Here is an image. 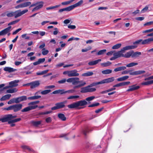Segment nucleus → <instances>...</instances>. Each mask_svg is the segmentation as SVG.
Returning a JSON list of instances; mask_svg holds the SVG:
<instances>
[{
  "label": "nucleus",
  "mask_w": 153,
  "mask_h": 153,
  "mask_svg": "<svg viewBox=\"0 0 153 153\" xmlns=\"http://www.w3.org/2000/svg\"><path fill=\"white\" fill-rule=\"evenodd\" d=\"M149 7L148 6H146L141 11L142 13H143L146 12L148 10Z\"/></svg>",
  "instance_id": "obj_55"
},
{
  "label": "nucleus",
  "mask_w": 153,
  "mask_h": 153,
  "mask_svg": "<svg viewBox=\"0 0 153 153\" xmlns=\"http://www.w3.org/2000/svg\"><path fill=\"white\" fill-rule=\"evenodd\" d=\"M95 98V97L94 96H92L87 98L85 100L88 101H91L94 99Z\"/></svg>",
  "instance_id": "obj_48"
},
{
  "label": "nucleus",
  "mask_w": 153,
  "mask_h": 153,
  "mask_svg": "<svg viewBox=\"0 0 153 153\" xmlns=\"http://www.w3.org/2000/svg\"><path fill=\"white\" fill-rule=\"evenodd\" d=\"M11 26H9L7 27L0 31L1 35H4L7 33H8V35H9L10 34V32L11 30Z\"/></svg>",
  "instance_id": "obj_7"
},
{
  "label": "nucleus",
  "mask_w": 153,
  "mask_h": 153,
  "mask_svg": "<svg viewBox=\"0 0 153 153\" xmlns=\"http://www.w3.org/2000/svg\"><path fill=\"white\" fill-rule=\"evenodd\" d=\"M111 63L109 61H108L106 62L101 63V65L103 67H106L110 65Z\"/></svg>",
  "instance_id": "obj_38"
},
{
  "label": "nucleus",
  "mask_w": 153,
  "mask_h": 153,
  "mask_svg": "<svg viewBox=\"0 0 153 153\" xmlns=\"http://www.w3.org/2000/svg\"><path fill=\"white\" fill-rule=\"evenodd\" d=\"M49 53V51L45 48H43L42 50V54L43 55L47 54Z\"/></svg>",
  "instance_id": "obj_45"
},
{
  "label": "nucleus",
  "mask_w": 153,
  "mask_h": 153,
  "mask_svg": "<svg viewBox=\"0 0 153 153\" xmlns=\"http://www.w3.org/2000/svg\"><path fill=\"white\" fill-rule=\"evenodd\" d=\"M15 98H13L10 100L8 102H7V104H11L12 103H15Z\"/></svg>",
  "instance_id": "obj_52"
},
{
  "label": "nucleus",
  "mask_w": 153,
  "mask_h": 153,
  "mask_svg": "<svg viewBox=\"0 0 153 153\" xmlns=\"http://www.w3.org/2000/svg\"><path fill=\"white\" fill-rule=\"evenodd\" d=\"M73 5L70 6L68 7L65 8V11H69L71 10L74 8Z\"/></svg>",
  "instance_id": "obj_44"
},
{
  "label": "nucleus",
  "mask_w": 153,
  "mask_h": 153,
  "mask_svg": "<svg viewBox=\"0 0 153 153\" xmlns=\"http://www.w3.org/2000/svg\"><path fill=\"white\" fill-rule=\"evenodd\" d=\"M68 108H74L78 107L76 102L68 105Z\"/></svg>",
  "instance_id": "obj_33"
},
{
  "label": "nucleus",
  "mask_w": 153,
  "mask_h": 153,
  "mask_svg": "<svg viewBox=\"0 0 153 153\" xmlns=\"http://www.w3.org/2000/svg\"><path fill=\"white\" fill-rule=\"evenodd\" d=\"M28 11L27 9H26L22 10H19L15 11H6L1 14V16L4 17L6 16L8 17L14 16L15 18H17L24 15Z\"/></svg>",
  "instance_id": "obj_1"
},
{
  "label": "nucleus",
  "mask_w": 153,
  "mask_h": 153,
  "mask_svg": "<svg viewBox=\"0 0 153 153\" xmlns=\"http://www.w3.org/2000/svg\"><path fill=\"white\" fill-rule=\"evenodd\" d=\"M7 121L8 123H16L21 120V118H18L14 119H13L17 117V116H13L12 114H8L6 115Z\"/></svg>",
  "instance_id": "obj_4"
},
{
  "label": "nucleus",
  "mask_w": 153,
  "mask_h": 153,
  "mask_svg": "<svg viewBox=\"0 0 153 153\" xmlns=\"http://www.w3.org/2000/svg\"><path fill=\"white\" fill-rule=\"evenodd\" d=\"M93 74V73L92 72L88 71L82 74V76H88L92 75Z\"/></svg>",
  "instance_id": "obj_32"
},
{
  "label": "nucleus",
  "mask_w": 153,
  "mask_h": 153,
  "mask_svg": "<svg viewBox=\"0 0 153 153\" xmlns=\"http://www.w3.org/2000/svg\"><path fill=\"white\" fill-rule=\"evenodd\" d=\"M121 46V43L117 44L112 47V49H117L120 48Z\"/></svg>",
  "instance_id": "obj_41"
},
{
  "label": "nucleus",
  "mask_w": 153,
  "mask_h": 153,
  "mask_svg": "<svg viewBox=\"0 0 153 153\" xmlns=\"http://www.w3.org/2000/svg\"><path fill=\"white\" fill-rule=\"evenodd\" d=\"M76 103L77 107L84 106L87 104V102L85 100L79 101L77 102Z\"/></svg>",
  "instance_id": "obj_19"
},
{
  "label": "nucleus",
  "mask_w": 153,
  "mask_h": 153,
  "mask_svg": "<svg viewBox=\"0 0 153 153\" xmlns=\"http://www.w3.org/2000/svg\"><path fill=\"white\" fill-rule=\"evenodd\" d=\"M51 91V90L50 89L42 91L41 93L42 95H46L49 93Z\"/></svg>",
  "instance_id": "obj_42"
},
{
  "label": "nucleus",
  "mask_w": 153,
  "mask_h": 153,
  "mask_svg": "<svg viewBox=\"0 0 153 153\" xmlns=\"http://www.w3.org/2000/svg\"><path fill=\"white\" fill-rule=\"evenodd\" d=\"M126 68V67L125 66L119 67L115 68L114 69V71L115 72L121 71L125 70Z\"/></svg>",
  "instance_id": "obj_27"
},
{
  "label": "nucleus",
  "mask_w": 153,
  "mask_h": 153,
  "mask_svg": "<svg viewBox=\"0 0 153 153\" xmlns=\"http://www.w3.org/2000/svg\"><path fill=\"white\" fill-rule=\"evenodd\" d=\"M17 90L16 88H13L9 89L7 90V93H13L16 92Z\"/></svg>",
  "instance_id": "obj_35"
},
{
  "label": "nucleus",
  "mask_w": 153,
  "mask_h": 153,
  "mask_svg": "<svg viewBox=\"0 0 153 153\" xmlns=\"http://www.w3.org/2000/svg\"><path fill=\"white\" fill-rule=\"evenodd\" d=\"M58 118L63 121H65L66 120V117L64 114L62 113H59L58 114Z\"/></svg>",
  "instance_id": "obj_26"
},
{
  "label": "nucleus",
  "mask_w": 153,
  "mask_h": 153,
  "mask_svg": "<svg viewBox=\"0 0 153 153\" xmlns=\"http://www.w3.org/2000/svg\"><path fill=\"white\" fill-rule=\"evenodd\" d=\"M22 8H24L30 6V8L36 6L32 10L33 12L38 10L42 8L43 6L44 2L43 1L38 2L36 3L31 4V3L30 1H27L21 4Z\"/></svg>",
  "instance_id": "obj_2"
},
{
  "label": "nucleus",
  "mask_w": 153,
  "mask_h": 153,
  "mask_svg": "<svg viewBox=\"0 0 153 153\" xmlns=\"http://www.w3.org/2000/svg\"><path fill=\"white\" fill-rule=\"evenodd\" d=\"M19 21H20V19H18L13 21L11 22H9L8 24V25L10 26V25H15V24H16V23L19 22Z\"/></svg>",
  "instance_id": "obj_40"
},
{
  "label": "nucleus",
  "mask_w": 153,
  "mask_h": 153,
  "mask_svg": "<svg viewBox=\"0 0 153 153\" xmlns=\"http://www.w3.org/2000/svg\"><path fill=\"white\" fill-rule=\"evenodd\" d=\"M137 65L138 63L137 62H132L127 64L126 65V66L127 67L129 68L133 67Z\"/></svg>",
  "instance_id": "obj_36"
},
{
  "label": "nucleus",
  "mask_w": 153,
  "mask_h": 153,
  "mask_svg": "<svg viewBox=\"0 0 153 153\" xmlns=\"http://www.w3.org/2000/svg\"><path fill=\"white\" fill-rule=\"evenodd\" d=\"M4 70L5 71L8 72L9 73L13 72L16 71V69H14L13 68L8 67H5L4 69Z\"/></svg>",
  "instance_id": "obj_21"
},
{
  "label": "nucleus",
  "mask_w": 153,
  "mask_h": 153,
  "mask_svg": "<svg viewBox=\"0 0 153 153\" xmlns=\"http://www.w3.org/2000/svg\"><path fill=\"white\" fill-rule=\"evenodd\" d=\"M4 110H6L7 111H10L11 110H13V105H10V106L4 108Z\"/></svg>",
  "instance_id": "obj_50"
},
{
  "label": "nucleus",
  "mask_w": 153,
  "mask_h": 153,
  "mask_svg": "<svg viewBox=\"0 0 153 153\" xmlns=\"http://www.w3.org/2000/svg\"><path fill=\"white\" fill-rule=\"evenodd\" d=\"M39 102V101H37L33 102H30L28 103V105L29 106H33L36 107V108L38 107V105H36Z\"/></svg>",
  "instance_id": "obj_28"
},
{
  "label": "nucleus",
  "mask_w": 153,
  "mask_h": 153,
  "mask_svg": "<svg viewBox=\"0 0 153 153\" xmlns=\"http://www.w3.org/2000/svg\"><path fill=\"white\" fill-rule=\"evenodd\" d=\"M123 86L122 82H121V83H119L118 84H117L115 85H114L113 86V87L115 88V87H117L121 86Z\"/></svg>",
  "instance_id": "obj_59"
},
{
  "label": "nucleus",
  "mask_w": 153,
  "mask_h": 153,
  "mask_svg": "<svg viewBox=\"0 0 153 153\" xmlns=\"http://www.w3.org/2000/svg\"><path fill=\"white\" fill-rule=\"evenodd\" d=\"M11 26H9L7 27L0 31L1 35H4L7 33H8V35H9L10 34V32L11 30Z\"/></svg>",
  "instance_id": "obj_8"
},
{
  "label": "nucleus",
  "mask_w": 153,
  "mask_h": 153,
  "mask_svg": "<svg viewBox=\"0 0 153 153\" xmlns=\"http://www.w3.org/2000/svg\"><path fill=\"white\" fill-rule=\"evenodd\" d=\"M141 53L140 52H134V51H132V58L138 57L139 55H141Z\"/></svg>",
  "instance_id": "obj_29"
},
{
  "label": "nucleus",
  "mask_w": 153,
  "mask_h": 153,
  "mask_svg": "<svg viewBox=\"0 0 153 153\" xmlns=\"http://www.w3.org/2000/svg\"><path fill=\"white\" fill-rule=\"evenodd\" d=\"M41 96H34L32 97H28L27 99L30 100H34L40 98Z\"/></svg>",
  "instance_id": "obj_37"
},
{
  "label": "nucleus",
  "mask_w": 153,
  "mask_h": 153,
  "mask_svg": "<svg viewBox=\"0 0 153 153\" xmlns=\"http://www.w3.org/2000/svg\"><path fill=\"white\" fill-rule=\"evenodd\" d=\"M59 5H57L54 6L50 7H47L46 8L47 10H49L52 9H53L57 7H59Z\"/></svg>",
  "instance_id": "obj_53"
},
{
  "label": "nucleus",
  "mask_w": 153,
  "mask_h": 153,
  "mask_svg": "<svg viewBox=\"0 0 153 153\" xmlns=\"http://www.w3.org/2000/svg\"><path fill=\"white\" fill-rule=\"evenodd\" d=\"M10 94H7L5 95L2 97L0 99L1 101L6 100L9 99L11 97Z\"/></svg>",
  "instance_id": "obj_23"
},
{
  "label": "nucleus",
  "mask_w": 153,
  "mask_h": 153,
  "mask_svg": "<svg viewBox=\"0 0 153 153\" xmlns=\"http://www.w3.org/2000/svg\"><path fill=\"white\" fill-rule=\"evenodd\" d=\"M45 43H43L42 44H41L39 46V48L40 49H43L45 47Z\"/></svg>",
  "instance_id": "obj_64"
},
{
  "label": "nucleus",
  "mask_w": 153,
  "mask_h": 153,
  "mask_svg": "<svg viewBox=\"0 0 153 153\" xmlns=\"http://www.w3.org/2000/svg\"><path fill=\"white\" fill-rule=\"evenodd\" d=\"M153 25V21H151L146 22L144 24V26L150 25Z\"/></svg>",
  "instance_id": "obj_60"
},
{
  "label": "nucleus",
  "mask_w": 153,
  "mask_h": 153,
  "mask_svg": "<svg viewBox=\"0 0 153 153\" xmlns=\"http://www.w3.org/2000/svg\"><path fill=\"white\" fill-rule=\"evenodd\" d=\"M129 88L127 90V91H134L140 88L139 86H136L135 85H133L129 86Z\"/></svg>",
  "instance_id": "obj_18"
},
{
  "label": "nucleus",
  "mask_w": 153,
  "mask_h": 153,
  "mask_svg": "<svg viewBox=\"0 0 153 153\" xmlns=\"http://www.w3.org/2000/svg\"><path fill=\"white\" fill-rule=\"evenodd\" d=\"M137 47V46L136 45H129L125 47L122 49L123 51L125 52L126 51L130 50L131 49H133L136 48Z\"/></svg>",
  "instance_id": "obj_16"
},
{
  "label": "nucleus",
  "mask_w": 153,
  "mask_h": 153,
  "mask_svg": "<svg viewBox=\"0 0 153 153\" xmlns=\"http://www.w3.org/2000/svg\"><path fill=\"white\" fill-rule=\"evenodd\" d=\"M132 51L126 52L125 54H124V57L126 58H129L131 56L132 57Z\"/></svg>",
  "instance_id": "obj_30"
},
{
  "label": "nucleus",
  "mask_w": 153,
  "mask_h": 153,
  "mask_svg": "<svg viewBox=\"0 0 153 153\" xmlns=\"http://www.w3.org/2000/svg\"><path fill=\"white\" fill-rule=\"evenodd\" d=\"M79 75L78 71L76 70L69 71V77H76L79 76Z\"/></svg>",
  "instance_id": "obj_13"
},
{
  "label": "nucleus",
  "mask_w": 153,
  "mask_h": 153,
  "mask_svg": "<svg viewBox=\"0 0 153 153\" xmlns=\"http://www.w3.org/2000/svg\"><path fill=\"white\" fill-rule=\"evenodd\" d=\"M42 121H33L32 122V123L34 126H37L40 125L42 123Z\"/></svg>",
  "instance_id": "obj_39"
},
{
  "label": "nucleus",
  "mask_w": 153,
  "mask_h": 153,
  "mask_svg": "<svg viewBox=\"0 0 153 153\" xmlns=\"http://www.w3.org/2000/svg\"><path fill=\"white\" fill-rule=\"evenodd\" d=\"M52 94H65V91L64 89L57 90L53 91Z\"/></svg>",
  "instance_id": "obj_24"
},
{
  "label": "nucleus",
  "mask_w": 153,
  "mask_h": 153,
  "mask_svg": "<svg viewBox=\"0 0 153 153\" xmlns=\"http://www.w3.org/2000/svg\"><path fill=\"white\" fill-rule=\"evenodd\" d=\"M0 121H1L2 123L7 122L6 115L3 117L1 118L0 119Z\"/></svg>",
  "instance_id": "obj_47"
},
{
  "label": "nucleus",
  "mask_w": 153,
  "mask_h": 153,
  "mask_svg": "<svg viewBox=\"0 0 153 153\" xmlns=\"http://www.w3.org/2000/svg\"><path fill=\"white\" fill-rule=\"evenodd\" d=\"M112 70L111 69H106L102 71V73L104 74H107L111 73Z\"/></svg>",
  "instance_id": "obj_34"
},
{
  "label": "nucleus",
  "mask_w": 153,
  "mask_h": 153,
  "mask_svg": "<svg viewBox=\"0 0 153 153\" xmlns=\"http://www.w3.org/2000/svg\"><path fill=\"white\" fill-rule=\"evenodd\" d=\"M89 132V129L88 128H87L83 131V133L85 135H86L87 133Z\"/></svg>",
  "instance_id": "obj_61"
},
{
  "label": "nucleus",
  "mask_w": 153,
  "mask_h": 153,
  "mask_svg": "<svg viewBox=\"0 0 153 153\" xmlns=\"http://www.w3.org/2000/svg\"><path fill=\"white\" fill-rule=\"evenodd\" d=\"M124 52L122 50V49H121V50L117 52L116 53H114L115 54V56H117L118 58L120 57H124V54L123 53Z\"/></svg>",
  "instance_id": "obj_20"
},
{
  "label": "nucleus",
  "mask_w": 153,
  "mask_h": 153,
  "mask_svg": "<svg viewBox=\"0 0 153 153\" xmlns=\"http://www.w3.org/2000/svg\"><path fill=\"white\" fill-rule=\"evenodd\" d=\"M81 81H79V78L78 77H73L72 84L73 85H75L79 83V82H81Z\"/></svg>",
  "instance_id": "obj_25"
},
{
  "label": "nucleus",
  "mask_w": 153,
  "mask_h": 153,
  "mask_svg": "<svg viewBox=\"0 0 153 153\" xmlns=\"http://www.w3.org/2000/svg\"><path fill=\"white\" fill-rule=\"evenodd\" d=\"M75 92V90L74 89H71L66 91H65V94L66 93H73Z\"/></svg>",
  "instance_id": "obj_54"
},
{
  "label": "nucleus",
  "mask_w": 153,
  "mask_h": 153,
  "mask_svg": "<svg viewBox=\"0 0 153 153\" xmlns=\"http://www.w3.org/2000/svg\"><path fill=\"white\" fill-rule=\"evenodd\" d=\"M145 72V71L143 70H139L132 72V73H130V75H137L144 73Z\"/></svg>",
  "instance_id": "obj_15"
},
{
  "label": "nucleus",
  "mask_w": 153,
  "mask_h": 153,
  "mask_svg": "<svg viewBox=\"0 0 153 153\" xmlns=\"http://www.w3.org/2000/svg\"><path fill=\"white\" fill-rule=\"evenodd\" d=\"M79 97L78 95L71 96H70L68 98V99H73L78 98Z\"/></svg>",
  "instance_id": "obj_49"
},
{
  "label": "nucleus",
  "mask_w": 153,
  "mask_h": 153,
  "mask_svg": "<svg viewBox=\"0 0 153 153\" xmlns=\"http://www.w3.org/2000/svg\"><path fill=\"white\" fill-rule=\"evenodd\" d=\"M66 81V79H63L59 81L58 82L59 84H63L65 83Z\"/></svg>",
  "instance_id": "obj_58"
},
{
  "label": "nucleus",
  "mask_w": 153,
  "mask_h": 153,
  "mask_svg": "<svg viewBox=\"0 0 153 153\" xmlns=\"http://www.w3.org/2000/svg\"><path fill=\"white\" fill-rule=\"evenodd\" d=\"M22 105L21 104H16L13 105V111L14 112H16L20 110L22 108Z\"/></svg>",
  "instance_id": "obj_12"
},
{
  "label": "nucleus",
  "mask_w": 153,
  "mask_h": 153,
  "mask_svg": "<svg viewBox=\"0 0 153 153\" xmlns=\"http://www.w3.org/2000/svg\"><path fill=\"white\" fill-rule=\"evenodd\" d=\"M144 18L143 17H138L136 18V19L138 21H142L143 20Z\"/></svg>",
  "instance_id": "obj_63"
},
{
  "label": "nucleus",
  "mask_w": 153,
  "mask_h": 153,
  "mask_svg": "<svg viewBox=\"0 0 153 153\" xmlns=\"http://www.w3.org/2000/svg\"><path fill=\"white\" fill-rule=\"evenodd\" d=\"M91 49V47H89L88 48H86V49H82V51L83 52H86L89 50H90Z\"/></svg>",
  "instance_id": "obj_56"
},
{
  "label": "nucleus",
  "mask_w": 153,
  "mask_h": 153,
  "mask_svg": "<svg viewBox=\"0 0 153 153\" xmlns=\"http://www.w3.org/2000/svg\"><path fill=\"white\" fill-rule=\"evenodd\" d=\"M114 80V77H111L109 78L106 79H103V80L98 82H97V84L98 85L100 84H102L105 83H108L110 82L113 81Z\"/></svg>",
  "instance_id": "obj_9"
},
{
  "label": "nucleus",
  "mask_w": 153,
  "mask_h": 153,
  "mask_svg": "<svg viewBox=\"0 0 153 153\" xmlns=\"http://www.w3.org/2000/svg\"><path fill=\"white\" fill-rule=\"evenodd\" d=\"M35 109H36L35 106H28L22 109L21 111L22 112H26Z\"/></svg>",
  "instance_id": "obj_17"
},
{
  "label": "nucleus",
  "mask_w": 153,
  "mask_h": 153,
  "mask_svg": "<svg viewBox=\"0 0 153 153\" xmlns=\"http://www.w3.org/2000/svg\"><path fill=\"white\" fill-rule=\"evenodd\" d=\"M100 105V103L98 102H97L95 103L92 104L91 105H89L88 106L89 107H92L95 106H96L99 105Z\"/></svg>",
  "instance_id": "obj_51"
},
{
  "label": "nucleus",
  "mask_w": 153,
  "mask_h": 153,
  "mask_svg": "<svg viewBox=\"0 0 153 153\" xmlns=\"http://www.w3.org/2000/svg\"><path fill=\"white\" fill-rule=\"evenodd\" d=\"M66 101H65L63 102L56 103L55 104V106L51 108V109L52 110H54L63 108L65 107V104L66 103Z\"/></svg>",
  "instance_id": "obj_5"
},
{
  "label": "nucleus",
  "mask_w": 153,
  "mask_h": 153,
  "mask_svg": "<svg viewBox=\"0 0 153 153\" xmlns=\"http://www.w3.org/2000/svg\"><path fill=\"white\" fill-rule=\"evenodd\" d=\"M19 82V80H15L14 81H12L9 82V86L7 87H5L6 88H13L17 86L18 85V83Z\"/></svg>",
  "instance_id": "obj_10"
},
{
  "label": "nucleus",
  "mask_w": 153,
  "mask_h": 153,
  "mask_svg": "<svg viewBox=\"0 0 153 153\" xmlns=\"http://www.w3.org/2000/svg\"><path fill=\"white\" fill-rule=\"evenodd\" d=\"M27 99L26 96H24L15 98V103H19L20 102L26 100Z\"/></svg>",
  "instance_id": "obj_11"
},
{
  "label": "nucleus",
  "mask_w": 153,
  "mask_h": 153,
  "mask_svg": "<svg viewBox=\"0 0 153 153\" xmlns=\"http://www.w3.org/2000/svg\"><path fill=\"white\" fill-rule=\"evenodd\" d=\"M31 85L30 88L33 89L38 87L40 84V81L38 80L31 82Z\"/></svg>",
  "instance_id": "obj_14"
},
{
  "label": "nucleus",
  "mask_w": 153,
  "mask_h": 153,
  "mask_svg": "<svg viewBox=\"0 0 153 153\" xmlns=\"http://www.w3.org/2000/svg\"><path fill=\"white\" fill-rule=\"evenodd\" d=\"M106 51V49H103L97 53V55H101L104 54Z\"/></svg>",
  "instance_id": "obj_43"
},
{
  "label": "nucleus",
  "mask_w": 153,
  "mask_h": 153,
  "mask_svg": "<svg viewBox=\"0 0 153 153\" xmlns=\"http://www.w3.org/2000/svg\"><path fill=\"white\" fill-rule=\"evenodd\" d=\"M45 58H42V59L40 58V59H39L38 60V61L39 62V64H40L41 63L44 62H45Z\"/></svg>",
  "instance_id": "obj_62"
},
{
  "label": "nucleus",
  "mask_w": 153,
  "mask_h": 153,
  "mask_svg": "<svg viewBox=\"0 0 153 153\" xmlns=\"http://www.w3.org/2000/svg\"><path fill=\"white\" fill-rule=\"evenodd\" d=\"M132 70H124L122 72V74H126L128 73H129V74L130 75V73H132Z\"/></svg>",
  "instance_id": "obj_46"
},
{
  "label": "nucleus",
  "mask_w": 153,
  "mask_h": 153,
  "mask_svg": "<svg viewBox=\"0 0 153 153\" xmlns=\"http://www.w3.org/2000/svg\"><path fill=\"white\" fill-rule=\"evenodd\" d=\"M151 41H153V39H146L143 41L142 39H140L134 42V44L144 45L149 43Z\"/></svg>",
  "instance_id": "obj_6"
},
{
  "label": "nucleus",
  "mask_w": 153,
  "mask_h": 153,
  "mask_svg": "<svg viewBox=\"0 0 153 153\" xmlns=\"http://www.w3.org/2000/svg\"><path fill=\"white\" fill-rule=\"evenodd\" d=\"M101 61V59H98L97 60L94 61H92L88 63V65H93L97 64L98 62Z\"/></svg>",
  "instance_id": "obj_22"
},
{
  "label": "nucleus",
  "mask_w": 153,
  "mask_h": 153,
  "mask_svg": "<svg viewBox=\"0 0 153 153\" xmlns=\"http://www.w3.org/2000/svg\"><path fill=\"white\" fill-rule=\"evenodd\" d=\"M83 0H80L78 2L73 4L74 8H75L81 5L83 3Z\"/></svg>",
  "instance_id": "obj_31"
},
{
  "label": "nucleus",
  "mask_w": 153,
  "mask_h": 153,
  "mask_svg": "<svg viewBox=\"0 0 153 153\" xmlns=\"http://www.w3.org/2000/svg\"><path fill=\"white\" fill-rule=\"evenodd\" d=\"M81 81V82H79V83H80V84H79L80 87L84 86L86 84V83L85 82L82 81Z\"/></svg>",
  "instance_id": "obj_57"
},
{
  "label": "nucleus",
  "mask_w": 153,
  "mask_h": 153,
  "mask_svg": "<svg viewBox=\"0 0 153 153\" xmlns=\"http://www.w3.org/2000/svg\"><path fill=\"white\" fill-rule=\"evenodd\" d=\"M97 82H93L87 86L82 87L81 88L80 92L81 93H85L88 92H92L95 91L96 89L95 88H91V87L97 85Z\"/></svg>",
  "instance_id": "obj_3"
}]
</instances>
